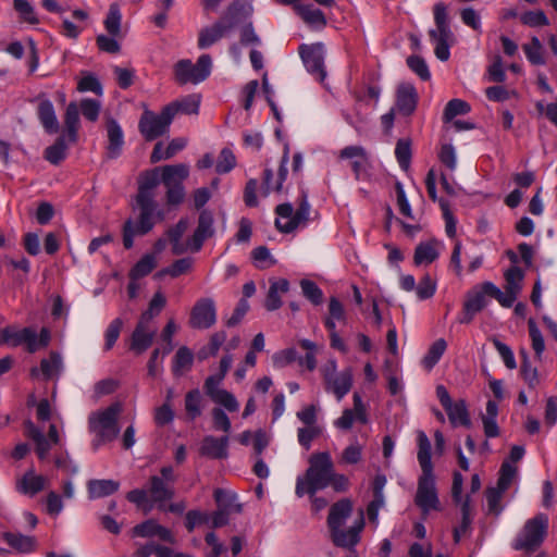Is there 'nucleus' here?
I'll return each instance as SVG.
<instances>
[{
  "label": "nucleus",
  "mask_w": 557,
  "mask_h": 557,
  "mask_svg": "<svg viewBox=\"0 0 557 557\" xmlns=\"http://www.w3.org/2000/svg\"><path fill=\"white\" fill-rule=\"evenodd\" d=\"M354 509L352 502L349 498H343L334 503L327 516V528L335 529L343 527L346 520L351 516Z\"/></svg>",
  "instance_id": "bb28decb"
},
{
  "label": "nucleus",
  "mask_w": 557,
  "mask_h": 557,
  "mask_svg": "<svg viewBox=\"0 0 557 557\" xmlns=\"http://www.w3.org/2000/svg\"><path fill=\"white\" fill-rule=\"evenodd\" d=\"M484 290L488 297L496 299L504 308H510L517 299V288L507 287L502 292L494 283L484 282Z\"/></svg>",
  "instance_id": "f704fd0d"
},
{
  "label": "nucleus",
  "mask_w": 557,
  "mask_h": 557,
  "mask_svg": "<svg viewBox=\"0 0 557 557\" xmlns=\"http://www.w3.org/2000/svg\"><path fill=\"white\" fill-rule=\"evenodd\" d=\"M487 293L484 290V283L479 288L467 294L462 309L457 315V322L460 324H470L474 317L487 306Z\"/></svg>",
  "instance_id": "ddd939ff"
},
{
  "label": "nucleus",
  "mask_w": 557,
  "mask_h": 557,
  "mask_svg": "<svg viewBox=\"0 0 557 557\" xmlns=\"http://www.w3.org/2000/svg\"><path fill=\"white\" fill-rule=\"evenodd\" d=\"M395 157L401 170H408L411 163L412 150L411 140L408 138H400L396 143Z\"/></svg>",
  "instance_id": "a18cd8bd"
},
{
  "label": "nucleus",
  "mask_w": 557,
  "mask_h": 557,
  "mask_svg": "<svg viewBox=\"0 0 557 557\" xmlns=\"http://www.w3.org/2000/svg\"><path fill=\"white\" fill-rule=\"evenodd\" d=\"M211 69L212 59L209 54H201L195 64L187 59L180 60L174 65L175 81L180 85L199 84L209 77Z\"/></svg>",
  "instance_id": "1a4fd4ad"
},
{
  "label": "nucleus",
  "mask_w": 557,
  "mask_h": 557,
  "mask_svg": "<svg viewBox=\"0 0 557 557\" xmlns=\"http://www.w3.org/2000/svg\"><path fill=\"white\" fill-rule=\"evenodd\" d=\"M228 436L215 437L207 435L201 442L199 453L211 459H225L228 456Z\"/></svg>",
  "instance_id": "412c9836"
},
{
  "label": "nucleus",
  "mask_w": 557,
  "mask_h": 557,
  "mask_svg": "<svg viewBox=\"0 0 557 557\" xmlns=\"http://www.w3.org/2000/svg\"><path fill=\"white\" fill-rule=\"evenodd\" d=\"M227 338L225 331H219L210 336L209 343L201 347L197 352L199 361H205L210 357H215Z\"/></svg>",
  "instance_id": "58836bf2"
},
{
  "label": "nucleus",
  "mask_w": 557,
  "mask_h": 557,
  "mask_svg": "<svg viewBox=\"0 0 557 557\" xmlns=\"http://www.w3.org/2000/svg\"><path fill=\"white\" fill-rule=\"evenodd\" d=\"M418 92L410 83H403L396 91V108L404 116H410L417 109Z\"/></svg>",
  "instance_id": "6ab92c4d"
},
{
  "label": "nucleus",
  "mask_w": 557,
  "mask_h": 557,
  "mask_svg": "<svg viewBox=\"0 0 557 557\" xmlns=\"http://www.w3.org/2000/svg\"><path fill=\"white\" fill-rule=\"evenodd\" d=\"M13 8L23 22L32 25L39 23L35 9L27 0H13Z\"/></svg>",
  "instance_id": "603ef678"
},
{
  "label": "nucleus",
  "mask_w": 557,
  "mask_h": 557,
  "mask_svg": "<svg viewBox=\"0 0 557 557\" xmlns=\"http://www.w3.org/2000/svg\"><path fill=\"white\" fill-rule=\"evenodd\" d=\"M446 411L450 424L456 426H465L470 429L472 423L469 414V410L467 407V403L465 399H459L457 401H453L449 406L444 408Z\"/></svg>",
  "instance_id": "c85d7f7f"
},
{
  "label": "nucleus",
  "mask_w": 557,
  "mask_h": 557,
  "mask_svg": "<svg viewBox=\"0 0 557 557\" xmlns=\"http://www.w3.org/2000/svg\"><path fill=\"white\" fill-rule=\"evenodd\" d=\"M189 175V168L187 164H170L161 168L162 184L165 187L184 185V181Z\"/></svg>",
  "instance_id": "7c9ffc66"
},
{
  "label": "nucleus",
  "mask_w": 557,
  "mask_h": 557,
  "mask_svg": "<svg viewBox=\"0 0 557 557\" xmlns=\"http://www.w3.org/2000/svg\"><path fill=\"white\" fill-rule=\"evenodd\" d=\"M289 289V282L286 278H280L272 282L264 301V307L269 311H274L281 308L282 300L280 293H287Z\"/></svg>",
  "instance_id": "e433bc0d"
},
{
  "label": "nucleus",
  "mask_w": 557,
  "mask_h": 557,
  "mask_svg": "<svg viewBox=\"0 0 557 557\" xmlns=\"http://www.w3.org/2000/svg\"><path fill=\"white\" fill-rule=\"evenodd\" d=\"M523 50L527 59L533 65H542L545 63L542 50V44L537 37H533L529 45L523 46Z\"/></svg>",
  "instance_id": "6e6d98bb"
},
{
  "label": "nucleus",
  "mask_w": 557,
  "mask_h": 557,
  "mask_svg": "<svg viewBox=\"0 0 557 557\" xmlns=\"http://www.w3.org/2000/svg\"><path fill=\"white\" fill-rule=\"evenodd\" d=\"M214 500L219 510L226 511L228 513L235 512L240 513L243 511L242 504L236 503L237 496L231 491L223 488H215L213 493Z\"/></svg>",
  "instance_id": "72a5a7b5"
},
{
  "label": "nucleus",
  "mask_w": 557,
  "mask_h": 557,
  "mask_svg": "<svg viewBox=\"0 0 557 557\" xmlns=\"http://www.w3.org/2000/svg\"><path fill=\"white\" fill-rule=\"evenodd\" d=\"M77 90L81 92L91 91L96 95H102V86L100 81L91 73L84 75L78 84Z\"/></svg>",
  "instance_id": "774afa93"
},
{
  "label": "nucleus",
  "mask_w": 557,
  "mask_h": 557,
  "mask_svg": "<svg viewBox=\"0 0 557 557\" xmlns=\"http://www.w3.org/2000/svg\"><path fill=\"white\" fill-rule=\"evenodd\" d=\"M25 433L26 436L34 442L35 453L38 459L40 461L47 460L53 444L48 441L44 432L29 420L25 422Z\"/></svg>",
  "instance_id": "a878e982"
},
{
  "label": "nucleus",
  "mask_w": 557,
  "mask_h": 557,
  "mask_svg": "<svg viewBox=\"0 0 557 557\" xmlns=\"http://www.w3.org/2000/svg\"><path fill=\"white\" fill-rule=\"evenodd\" d=\"M487 78L490 82L502 84L506 81V72L500 55H495L487 66Z\"/></svg>",
  "instance_id": "69168bd1"
},
{
  "label": "nucleus",
  "mask_w": 557,
  "mask_h": 557,
  "mask_svg": "<svg viewBox=\"0 0 557 557\" xmlns=\"http://www.w3.org/2000/svg\"><path fill=\"white\" fill-rule=\"evenodd\" d=\"M299 55L306 66V70L320 83L326 77L324 67V47L323 44L312 45L302 44L299 46Z\"/></svg>",
  "instance_id": "9b49d317"
},
{
  "label": "nucleus",
  "mask_w": 557,
  "mask_h": 557,
  "mask_svg": "<svg viewBox=\"0 0 557 557\" xmlns=\"http://www.w3.org/2000/svg\"><path fill=\"white\" fill-rule=\"evenodd\" d=\"M157 265L152 253L144 255L129 270V280L137 281L150 274Z\"/></svg>",
  "instance_id": "a19ab883"
},
{
  "label": "nucleus",
  "mask_w": 557,
  "mask_h": 557,
  "mask_svg": "<svg viewBox=\"0 0 557 557\" xmlns=\"http://www.w3.org/2000/svg\"><path fill=\"white\" fill-rule=\"evenodd\" d=\"M176 115L174 106H165L159 114L146 110L138 122V129L147 141H152L169 132L170 125Z\"/></svg>",
  "instance_id": "6e6552de"
},
{
  "label": "nucleus",
  "mask_w": 557,
  "mask_h": 557,
  "mask_svg": "<svg viewBox=\"0 0 557 557\" xmlns=\"http://www.w3.org/2000/svg\"><path fill=\"white\" fill-rule=\"evenodd\" d=\"M193 265V259L189 257L181 258L175 260L171 265L161 269L158 273V277L169 275L171 277H178L182 274L187 273Z\"/></svg>",
  "instance_id": "de8ad7c7"
},
{
  "label": "nucleus",
  "mask_w": 557,
  "mask_h": 557,
  "mask_svg": "<svg viewBox=\"0 0 557 557\" xmlns=\"http://www.w3.org/2000/svg\"><path fill=\"white\" fill-rule=\"evenodd\" d=\"M417 441V458L421 468V474L418 478L414 504L423 516H428L431 511H440L442 507L432 463L431 442L423 431L418 432Z\"/></svg>",
  "instance_id": "f03ea898"
},
{
  "label": "nucleus",
  "mask_w": 557,
  "mask_h": 557,
  "mask_svg": "<svg viewBox=\"0 0 557 557\" xmlns=\"http://www.w3.org/2000/svg\"><path fill=\"white\" fill-rule=\"evenodd\" d=\"M46 483V476L36 474L30 468L16 481L15 488L20 494L33 497L45 488Z\"/></svg>",
  "instance_id": "4be33fe9"
},
{
  "label": "nucleus",
  "mask_w": 557,
  "mask_h": 557,
  "mask_svg": "<svg viewBox=\"0 0 557 557\" xmlns=\"http://www.w3.org/2000/svg\"><path fill=\"white\" fill-rule=\"evenodd\" d=\"M37 116L44 129L48 134H55L59 131V122L55 115L53 103L50 99L38 96Z\"/></svg>",
  "instance_id": "5701e85b"
},
{
  "label": "nucleus",
  "mask_w": 557,
  "mask_h": 557,
  "mask_svg": "<svg viewBox=\"0 0 557 557\" xmlns=\"http://www.w3.org/2000/svg\"><path fill=\"white\" fill-rule=\"evenodd\" d=\"M236 166V157L230 148H223L220 151L215 163V172L218 174H226Z\"/></svg>",
  "instance_id": "864d4df0"
},
{
  "label": "nucleus",
  "mask_w": 557,
  "mask_h": 557,
  "mask_svg": "<svg viewBox=\"0 0 557 557\" xmlns=\"http://www.w3.org/2000/svg\"><path fill=\"white\" fill-rule=\"evenodd\" d=\"M134 537H159L161 541L174 544L175 537L170 529L159 524L154 519H147L132 529Z\"/></svg>",
  "instance_id": "f3484780"
},
{
  "label": "nucleus",
  "mask_w": 557,
  "mask_h": 557,
  "mask_svg": "<svg viewBox=\"0 0 557 557\" xmlns=\"http://www.w3.org/2000/svg\"><path fill=\"white\" fill-rule=\"evenodd\" d=\"M528 326H529V335L532 341V348H533L537 359L541 360L542 355L545 350L544 337L533 319L529 320Z\"/></svg>",
  "instance_id": "13d9d810"
},
{
  "label": "nucleus",
  "mask_w": 557,
  "mask_h": 557,
  "mask_svg": "<svg viewBox=\"0 0 557 557\" xmlns=\"http://www.w3.org/2000/svg\"><path fill=\"white\" fill-rule=\"evenodd\" d=\"M228 34L230 32L224 26V22L216 20L213 24L205 26L199 30L197 47L199 49H208Z\"/></svg>",
  "instance_id": "b1692460"
},
{
  "label": "nucleus",
  "mask_w": 557,
  "mask_h": 557,
  "mask_svg": "<svg viewBox=\"0 0 557 557\" xmlns=\"http://www.w3.org/2000/svg\"><path fill=\"white\" fill-rule=\"evenodd\" d=\"M147 492L150 495L151 503L157 504L159 510H165L164 503L172 499L175 494L174 488L159 475L150 476Z\"/></svg>",
  "instance_id": "aec40b11"
},
{
  "label": "nucleus",
  "mask_w": 557,
  "mask_h": 557,
  "mask_svg": "<svg viewBox=\"0 0 557 557\" xmlns=\"http://www.w3.org/2000/svg\"><path fill=\"white\" fill-rule=\"evenodd\" d=\"M162 183L161 168L143 171L137 177L136 208L139 211L137 220L127 219L122 228L123 246L132 249L135 236H144L151 232L154 225L165 219L164 210L156 200V188Z\"/></svg>",
  "instance_id": "f257e3e1"
},
{
  "label": "nucleus",
  "mask_w": 557,
  "mask_h": 557,
  "mask_svg": "<svg viewBox=\"0 0 557 557\" xmlns=\"http://www.w3.org/2000/svg\"><path fill=\"white\" fill-rule=\"evenodd\" d=\"M549 519L546 513L540 512L527 520L521 531L512 542L515 550L531 555L543 544L548 532Z\"/></svg>",
  "instance_id": "39448f33"
},
{
  "label": "nucleus",
  "mask_w": 557,
  "mask_h": 557,
  "mask_svg": "<svg viewBox=\"0 0 557 557\" xmlns=\"http://www.w3.org/2000/svg\"><path fill=\"white\" fill-rule=\"evenodd\" d=\"M126 499L148 513L152 509V504L148 500V492L144 488H134L126 494Z\"/></svg>",
  "instance_id": "4d7b16f0"
},
{
  "label": "nucleus",
  "mask_w": 557,
  "mask_h": 557,
  "mask_svg": "<svg viewBox=\"0 0 557 557\" xmlns=\"http://www.w3.org/2000/svg\"><path fill=\"white\" fill-rule=\"evenodd\" d=\"M300 287L304 296L314 306H319L323 301V292L318 284L311 280L304 278L300 281Z\"/></svg>",
  "instance_id": "3c124183"
},
{
  "label": "nucleus",
  "mask_w": 557,
  "mask_h": 557,
  "mask_svg": "<svg viewBox=\"0 0 557 557\" xmlns=\"http://www.w3.org/2000/svg\"><path fill=\"white\" fill-rule=\"evenodd\" d=\"M438 258V251L436 250L433 242L420 243L413 253V263L419 267L421 264H431Z\"/></svg>",
  "instance_id": "ea45409f"
},
{
  "label": "nucleus",
  "mask_w": 557,
  "mask_h": 557,
  "mask_svg": "<svg viewBox=\"0 0 557 557\" xmlns=\"http://www.w3.org/2000/svg\"><path fill=\"white\" fill-rule=\"evenodd\" d=\"M67 146L63 136L55 139L54 144L47 147L44 157L53 165H59L66 158Z\"/></svg>",
  "instance_id": "37998d69"
},
{
  "label": "nucleus",
  "mask_w": 557,
  "mask_h": 557,
  "mask_svg": "<svg viewBox=\"0 0 557 557\" xmlns=\"http://www.w3.org/2000/svg\"><path fill=\"white\" fill-rule=\"evenodd\" d=\"M120 411V405L113 404L89 418V430L96 435L91 443L94 450H97L103 443L111 442L117 436L120 432L117 426Z\"/></svg>",
  "instance_id": "423d86ee"
},
{
  "label": "nucleus",
  "mask_w": 557,
  "mask_h": 557,
  "mask_svg": "<svg viewBox=\"0 0 557 557\" xmlns=\"http://www.w3.org/2000/svg\"><path fill=\"white\" fill-rule=\"evenodd\" d=\"M216 321V309L213 299L201 298L191 309L189 324L193 329L206 330Z\"/></svg>",
  "instance_id": "4468645a"
},
{
  "label": "nucleus",
  "mask_w": 557,
  "mask_h": 557,
  "mask_svg": "<svg viewBox=\"0 0 557 557\" xmlns=\"http://www.w3.org/2000/svg\"><path fill=\"white\" fill-rule=\"evenodd\" d=\"M517 468L509 462H503L499 470V478L497 485L500 491H507L511 485L513 478L516 476Z\"/></svg>",
  "instance_id": "0e129e2a"
},
{
  "label": "nucleus",
  "mask_w": 557,
  "mask_h": 557,
  "mask_svg": "<svg viewBox=\"0 0 557 557\" xmlns=\"http://www.w3.org/2000/svg\"><path fill=\"white\" fill-rule=\"evenodd\" d=\"M209 520L210 516L207 512L193 509L186 512L184 524L188 532H193L196 527L208 523Z\"/></svg>",
  "instance_id": "e2e57ef3"
},
{
  "label": "nucleus",
  "mask_w": 557,
  "mask_h": 557,
  "mask_svg": "<svg viewBox=\"0 0 557 557\" xmlns=\"http://www.w3.org/2000/svg\"><path fill=\"white\" fill-rule=\"evenodd\" d=\"M471 111L470 104L461 99H451L447 102L444 113L443 120L445 122L453 121L457 115H465Z\"/></svg>",
  "instance_id": "09e8293b"
},
{
  "label": "nucleus",
  "mask_w": 557,
  "mask_h": 557,
  "mask_svg": "<svg viewBox=\"0 0 557 557\" xmlns=\"http://www.w3.org/2000/svg\"><path fill=\"white\" fill-rule=\"evenodd\" d=\"M274 212L277 215L275 227L283 234H290L312 221L311 205L308 201V193L304 188L300 189L296 210L290 202H284L276 206Z\"/></svg>",
  "instance_id": "20e7f679"
},
{
  "label": "nucleus",
  "mask_w": 557,
  "mask_h": 557,
  "mask_svg": "<svg viewBox=\"0 0 557 557\" xmlns=\"http://www.w3.org/2000/svg\"><path fill=\"white\" fill-rule=\"evenodd\" d=\"M520 21L523 25L530 27L546 26L549 24L546 14L542 10L527 11L521 14Z\"/></svg>",
  "instance_id": "338daca9"
},
{
  "label": "nucleus",
  "mask_w": 557,
  "mask_h": 557,
  "mask_svg": "<svg viewBox=\"0 0 557 557\" xmlns=\"http://www.w3.org/2000/svg\"><path fill=\"white\" fill-rule=\"evenodd\" d=\"M121 11L117 4L113 3L109 8V12L104 20V27L111 36H116L121 30Z\"/></svg>",
  "instance_id": "5fc2aeb1"
},
{
  "label": "nucleus",
  "mask_w": 557,
  "mask_h": 557,
  "mask_svg": "<svg viewBox=\"0 0 557 557\" xmlns=\"http://www.w3.org/2000/svg\"><path fill=\"white\" fill-rule=\"evenodd\" d=\"M123 321L120 318H115L111 321L104 333V350H110L119 339Z\"/></svg>",
  "instance_id": "052dcab7"
},
{
  "label": "nucleus",
  "mask_w": 557,
  "mask_h": 557,
  "mask_svg": "<svg viewBox=\"0 0 557 557\" xmlns=\"http://www.w3.org/2000/svg\"><path fill=\"white\" fill-rule=\"evenodd\" d=\"M50 331L47 327H42L39 334L32 326L22 329V345H25L26 350L30 354L46 348L50 343Z\"/></svg>",
  "instance_id": "393cba45"
},
{
  "label": "nucleus",
  "mask_w": 557,
  "mask_h": 557,
  "mask_svg": "<svg viewBox=\"0 0 557 557\" xmlns=\"http://www.w3.org/2000/svg\"><path fill=\"white\" fill-rule=\"evenodd\" d=\"M107 156L109 159H116L121 156L124 145V134L122 127L114 119H111L107 122Z\"/></svg>",
  "instance_id": "cd10ccee"
},
{
  "label": "nucleus",
  "mask_w": 557,
  "mask_h": 557,
  "mask_svg": "<svg viewBox=\"0 0 557 557\" xmlns=\"http://www.w3.org/2000/svg\"><path fill=\"white\" fill-rule=\"evenodd\" d=\"M154 336V330L134 329L131 336L129 349L136 355H141L152 345Z\"/></svg>",
  "instance_id": "c9c22d12"
},
{
  "label": "nucleus",
  "mask_w": 557,
  "mask_h": 557,
  "mask_svg": "<svg viewBox=\"0 0 557 557\" xmlns=\"http://www.w3.org/2000/svg\"><path fill=\"white\" fill-rule=\"evenodd\" d=\"M492 343H493L495 349L497 350V352L499 354L500 358L503 359L505 366L509 370L516 369L517 362H516L515 355H513L511 348L507 344L500 342L496 337L492 338Z\"/></svg>",
  "instance_id": "680f3d73"
},
{
  "label": "nucleus",
  "mask_w": 557,
  "mask_h": 557,
  "mask_svg": "<svg viewBox=\"0 0 557 557\" xmlns=\"http://www.w3.org/2000/svg\"><path fill=\"white\" fill-rule=\"evenodd\" d=\"M2 537L11 548L21 554L32 553L36 548V540L34 536L24 535L22 533L4 532Z\"/></svg>",
  "instance_id": "473e14b6"
},
{
  "label": "nucleus",
  "mask_w": 557,
  "mask_h": 557,
  "mask_svg": "<svg viewBox=\"0 0 557 557\" xmlns=\"http://www.w3.org/2000/svg\"><path fill=\"white\" fill-rule=\"evenodd\" d=\"M407 65L422 81L426 82L431 78L429 66L422 57L416 54L408 57Z\"/></svg>",
  "instance_id": "bf43d9fd"
},
{
  "label": "nucleus",
  "mask_w": 557,
  "mask_h": 557,
  "mask_svg": "<svg viewBox=\"0 0 557 557\" xmlns=\"http://www.w3.org/2000/svg\"><path fill=\"white\" fill-rule=\"evenodd\" d=\"M447 348V343L444 338L436 339L429 348L428 352L423 357L421 363L423 368L431 371L435 364L441 360Z\"/></svg>",
  "instance_id": "79ce46f5"
},
{
  "label": "nucleus",
  "mask_w": 557,
  "mask_h": 557,
  "mask_svg": "<svg viewBox=\"0 0 557 557\" xmlns=\"http://www.w3.org/2000/svg\"><path fill=\"white\" fill-rule=\"evenodd\" d=\"M437 283L429 273L424 274L416 287V294L419 300H426L436 293Z\"/></svg>",
  "instance_id": "8fccbe9b"
},
{
  "label": "nucleus",
  "mask_w": 557,
  "mask_h": 557,
  "mask_svg": "<svg viewBox=\"0 0 557 557\" xmlns=\"http://www.w3.org/2000/svg\"><path fill=\"white\" fill-rule=\"evenodd\" d=\"M323 380L325 391L335 395L336 399L341 401L352 387V370L346 368L341 372H336V362L331 361L330 367L324 370Z\"/></svg>",
  "instance_id": "9d476101"
},
{
  "label": "nucleus",
  "mask_w": 557,
  "mask_h": 557,
  "mask_svg": "<svg viewBox=\"0 0 557 557\" xmlns=\"http://www.w3.org/2000/svg\"><path fill=\"white\" fill-rule=\"evenodd\" d=\"M364 528V517L363 510L360 509L359 518L355 522V524L348 529H343V527H338L335 529H330V537L332 543L336 547L354 549L355 546L360 542V533Z\"/></svg>",
  "instance_id": "f8f14e48"
},
{
  "label": "nucleus",
  "mask_w": 557,
  "mask_h": 557,
  "mask_svg": "<svg viewBox=\"0 0 557 557\" xmlns=\"http://www.w3.org/2000/svg\"><path fill=\"white\" fill-rule=\"evenodd\" d=\"M201 394L198 388H194L185 395V410L189 420L194 421L201 414Z\"/></svg>",
  "instance_id": "49530a36"
},
{
  "label": "nucleus",
  "mask_w": 557,
  "mask_h": 557,
  "mask_svg": "<svg viewBox=\"0 0 557 557\" xmlns=\"http://www.w3.org/2000/svg\"><path fill=\"white\" fill-rule=\"evenodd\" d=\"M213 213L207 209L201 210L199 213L197 227L189 240V247L193 251H199L202 248L203 243L213 236Z\"/></svg>",
  "instance_id": "2eb2a0df"
},
{
  "label": "nucleus",
  "mask_w": 557,
  "mask_h": 557,
  "mask_svg": "<svg viewBox=\"0 0 557 557\" xmlns=\"http://www.w3.org/2000/svg\"><path fill=\"white\" fill-rule=\"evenodd\" d=\"M296 11L309 26L315 29H323L326 26L327 22L324 13L312 4H298L296 5Z\"/></svg>",
  "instance_id": "2f4dec72"
},
{
  "label": "nucleus",
  "mask_w": 557,
  "mask_h": 557,
  "mask_svg": "<svg viewBox=\"0 0 557 557\" xmlns=\"http://www.w3.org/2000/svg\"><path fill=\"white\" fill-rule=\"evenodd\" d=\"M334 463L329 451L313 453L309 458V467L305 475L298 476L295 493L298 497L308 494L313 497L318 491L329 486V476Z\"/></svg>",
  "instance_id": "7ed1b4c3"
},
{
  "label": "nucleus",
  "mask_w": 557,
  "mask_h": 557,
  "mask_svg": "<svg viewBox=\"0 0 557 557\" xmlns=\"http://www.w3.org/2000/svg\"><path fill=\"white\" fill-rule=\"evenodd\" d=\"M435 29L429 30L431 40L435 44L434 53L441 61H447L450 57V41L453 32L448 22L447 7L444 2H436L433 7Z\"/></svg>",
  "instance_id": "0eeeda50"
},
{
  "label": "nucleus",
  "mask_w": 557,
  "mask_h": 557,
  "mask_svg": "<svg viewBox=\"0 0 557 557\" xmlns=\"http://www.w3.org/2000/svg\"><path fill=\"white\" fill-rule=\"evenodd\" d=\"M120 488V482L111 479H91L87 482V492L89 499L103 498L116 493Z\"/></svg>",
  "instance_id": "c756f323"
},
{
  "label": "nucleus",
  "mask_w": 557,
  "mask_h": 557,
  "mask_svg": "<svg viewBox=\"0 0 557 557\" xmlns=\"http://www.w3.org/2000/svg\"><path fill=\"white\" fill-rule=\"evenodd\" d=\"M251 13L252 8L246 0H234L218 21H223L224 26L231 33L237 25L249 18Z\"/></svg>",
  "instance_id": "dca6fc26"
},
{
  "label": "nucleus",
  "mask_w": 557,
  "mask_h": 557,
  "mask_svg": "<svg viewBox=\"0 0 557 557\" xmlns=\"http://www.w3.org/2000/svg\"><path fill=\"white\" fill-rule=\"evenodd\" d=\"M386 482V475L383 473H376L371 482L373 498L367 506V516L371 523H377L379 511L384 507L385 496L383 491Z\"/></svg>",
  "instance_id": "a211bd4d"
},
{
  "label": "nucleus",
  "mask_w": 557,
  "mask_h": 557,
  "mask_svg": "<svg viewBox=\"0 0 557 557\" xmlns=\"http://www.w3.org/2000/svg\"><path fill=\"white\" fill-rule=\"evenodd\" d=\"M298 345L306 350V355L304 357H299L297 362L300 367H305L308 371H313L317 368V344L310 339L304 338L298 342Z\"/></svg>",
  "instance_id": "c03bdc74"
},
{
  "label": "nucleus",
  "mask_w": 557,
  "mask_h": 557,
  "mask_svg": "<svg viewBox=\"0 0 557 557\" xmlns=\"http://www.w3.org/2000/svg\"><path fill=\"white\" fill-rule=\"evenodd\" d=\"M193 363L194 355L191 350L186 346H182L177 349L173 358L172 372L175 376H181L185 371L191 369Z\"/></svg>",
  "instance_id": "4c0bfd02"
}]
</instances>
